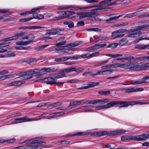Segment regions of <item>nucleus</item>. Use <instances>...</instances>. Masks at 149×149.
Wrapping results in <instances>:
<instances>
[{
    "label": "nucleus",
    "instance_id": "nucleus-1",
    "mask_svg": "<svg viewBox=\"0 0 149 149\" xmlns=\"http://www.w3.org/2000/svg\"><path fill=\"white\" fill-rule=\"evenodd\" d=\"M108 9V8H97L94 9L92 10L90 12H78L77 13V17H78L79 19L88 17L89 19L92 20L101 21V19L96 16L99 15V13L97 12V11L100 10H101L103 11H105Z\"/></svg>",
    "mask_w": 149,
    "mask_h": 149
},
{
    "label": "nucleus",
    "instance_id": "nucleus-2",
    "mask_svg": "<svg viewBox=\"0 0 149 149\" xmlns=\"http://www.w3.org/2000/svg\"><path fill=\"white\" fill-rule=\"evenodd\" d=\"M45 138L43 137H38L33 139H31L29 140L24 142V143H26L28 144L27 146L25 147L26 149H41L43 147L49 148L52 146L51 144H50L49 146H47L45 144H43L41 146H33V145L36 144H41L42 143H46V142L44 141H38H38L43 140Z\"/></svg>",
    "mask_w": 149,
    "mask_h": 149
},
{
    "label": "nucleus",
    "instance_id": "nucleus-3",
    "mask_svg": "<svg viewBox=\"0 0 149 149\" xmlns=\"http://www.w3.org/2000/svg\"><path fill=\"white\" fill-rule=\"evenodd\" d=\"M41 69H35L26 72H23L17 73V75H19L20 78L22 79H26L32 77L34 74L37 77L43 76L44 74H42Z\"/></svg>",
    "mask_w": 149,
    "mask_h": 149
},
{
    "label": "nucleus",
    "instance_id": "nucleus-4",
    "mask_svg": "<svg viewBox=\"0 0 149 149\" xmlns=\"http://www.w3.org/2000/svg\"><path fill=\"white\" fill-rule=\"evenodd\" d=\"M41 119L40 118H29L27 117H24L22 118H15L11 122L12 124H15L19 123H24L34 120H39Z\"/></svg>",
    "mask_w": 149,
    "mask_h": 149
},
{
    "label": "nucleus",
    "instance_id": "nucleus-5",
    "mask_svg": "<svg viewBox=\"0 0 149 149\" xmlns=\"http://www.w3.org/2000/svg\"><path fill=\"white\" fill-rule=\"evenodd\" d=\"M64 30L63 28H52L51 29L47 30L45 33L46 35L50 36L51 35H55L56 34L61 36L63 34V33H60V31H63Z\"/></svg>",
    "mask_w": 149,
    "mask_h": 149
},
{
    "label": "nucleus",
    "instance_id": "nucleus-6",
    "mask_svg": "<svg viewBox=\"0 0 149 149\" xmlns=\"http://www.w3.org/2000/svg\"><path fill=\"white\" fill-rule=\"evenodd\" d=\"M129 69L132 71H138L141 70V65L137 62L128 63Z\"/></svg>",
    "mask_w": 149,
    "mask_h": 149
},
{
    "label": "nucleus",
    "instance_id": "nucleus-7",
    "mask_svg": "<svg viewBox=\"0 0 149 149\" xmlns=\"http://www.w3.org/2000/svg\"><path fill=\"white\" fill-rule=\"evenodd\" d=\"M139 23H141L142 24L141 25L135 26L134 29L132 30V31L142 30L145 29L146 28H149V21L148 22V23H145L144 22L142 21H140Z\"/></svg>",
    "mask_w": 149,
    "mask_h": 149
},
{
    "label": "nucleus",
    "instance_id": "nucleus-8",
    "mask_svg": "<svg viewBox=\"0 0 149 149\" xmlns=\"http://www.w3.org/2000/svg\"><path fill=\"white\" fill-rule=\"evenodd\" d=\"M93 6H87L84 7H80L76 5L68 6V9L70 8L71 10H81L82 9H88L91 8Z\"/></svg>",
    "mask_w": 149,
    "mask_h": 149
},
{
    "label": "nucleus",
    "instance_id": "nucleus-9",
    "mask_svg": "<svg viewBox=\"0 0 149 149\" xmlns=\"http://www.w3.org/2000/svg\"><path fill=\"white\" fill-rule=\"evenodd\" d=\"M99 84L98 82H89L86 84L85 86H82L78 88V89H84L90 88H92L98 85Z\"/></svg>",
    "mask_w": 149,
    "mask_h": 149
},
{
    "label": "nucleus",
    "instance_id": "nucleus-10",
    "mask_svg": "<svg viewBox=\"0 0 149 149\" xmlns=\"http://www.w3.org/2000/svg\"><path fill=\"white\" fill-rule=\"evenodd\" d=\"M66 46H60L58 48H56L55 49L56 50H60L61 53L64 54L65 53H69L74 50L73 49H67L65 48Z\"/></svg>",
    "mask_w": 149,
    "mask_h": 149
},
{
    "label": "nucleus",
    "instance_id": "nucleus-11",
    "mask_svg": "<svg viewBox=\"0 0 149 149\" xmlns=\"http://www.w3.org/2000/svg\"><path fill=\"white\" fill-rule=\"evenodd\" d=\"M122 141H124L127 140H136L137 141V135L135 136H124L121 137Z\"/></svg>",
    "mask_w": 149,
    "mask_h": 149
},
{
    "label": "nucleus",
    "instance_id": "nucleus-12",
    "mask_svg": "<svg viewBox=\"0 0 149 149\" xmlns=\"http://www.w3.org/2000/svg\"><path fill=\"white\" fill-rule=\"evenodd\" d=\"M149 132L141 135H137V141H146L147 140L149 137Z\"/></svg>",
    "mask_w": 149,
    "mask_h": 149
},
{
    "label": "nucleus",
    "instance_id": "nucleus-13",
    "mask_svg": "<svg viewBox=\"0 0 149 149\" xmlns=\"http://www.w3.org/2000/svg\"><path fill=\"white\" fill-rule=\"evenodd\" d=\"M135 27H134L133 29H131L130 31L132 33H130L127 35V36L128 37L132 38H136L140 36L142 34V32L140 31L135 32H134L136 31H132V30L134 29Z\"/></svg>",
    "mask_w": 149,
    "mask_h": 149
},
{
    "label": "nucleus",
    "instance_id": "nucleus-14",
    "mask_svg": "<svg viewBox=\"0 0 149 149\" xmlns=\"http://www.w3.org/2000/svg\"><path fill=\"white\" fill-rule=\"evenodd\" d=\"M33 42V41L29 40L26 41L22 40L18 41L16 42L15 43L17 45L26 46Z\"/></svg>",
    "mask_w": 149,
    "mask_h": 149
},
{
    "label": "nucleus",
    "instance_id": "nucleus-15",
    "mask_svg": "<svg viewBox=\"0 0 149 149\" xmlns=\"http://www.w3.org/2000/svg\"><path fill=\"white\" fill-rule=\"evenodd\" d=\"M24 83V81H17L7 84L6 86L8 87H10L14 86H19Z\"/></svg>",
    "mask_w": 149,
    "mask_h": 149
},
{
    "label": "nucleus",
    "instance_id": "nucleus-16",
    "mask_svg": "<svg viewBox=\"0 0 149 149\" xmlns=\"http://www.w3.org/2000/svg\"><path fill=\"white\" fill-rule=\"evenodd\" d=\"M43 27L40 26H24L19 27V29H43Z\"/></svg>",
    "mask_w": 149,
    "mask_h": 149
},
{
    "label": "nucleus",
    "instance_id": "nucleus-17",
    "mask_svg": "<svg viewBox=\"0 0 149 149\" xmlns=\"http://www.w3.org/2000/svg\"><path fill=\"white\" fill-rule=\"evenodd\" d=\"M44 81L46 82V84H49L51 85L53 84L54 80H55L54 79V77H47L44 79Z\"/></svg>",
    "mask_w": 149,
    "mask_h": 149
},
{
    "label": "nucleus",
    "instance_id": "nucleus-18",
    "mask_svg": "<svg viewBox=\"0 0 149 149\" xmlns=\"http://www.w3.org/2000/svg\"><path fill=\"white\" fill-rule=\"evenodd\" d=\"M65 73L64 70H63L58 74H55L54 76V79L56 80L58 79L65 77Z\"/></svg>",
    "mask_w": 149,
    "mask_h": 149
},
{
    "label": "nucleus",
    "instance_id": "nucleus-19",
    "mask_svg": "<svg viewBox=\"0 0 149 149\" xmlns=\"http://www.w3.org/2000/svg\"><path fill=\"white\" fill-rule=\"evenodd\" d=\"M25 34V32H20L16 33L14 36H11L12 40H16L19 37L22 36Z\"/></svg>",
    "mask_w": 149,
    "mask_h": 149
},
{
    "label": "nucleus",
    "instance_id": "nucleus-20",
    "mask_svg": "<svg viewBox=\"0 0 149 149\" xmlns=\"http://www.w3.org/2000/svg\"><path fill=\"white\" fill-rule=\"evenodd\" d=\"M96 134L97 135L99 136L106 135L109 136V132L106 131H100L96 132Z\"/></svg>",
    "mask_w": 149,
    "mask_h": 149
},
{
    "label": "nucleus",
    "instance_id": "nucleus-21",
    "mask_svg": "<svg viewBox=\"0 0 149 149\" xmlns=\"http://www.w3.org/2000/svg\"><path fill=\"white\" fill-rule=\"evenodd\" d=\"M82 43L81 41H76L73 42L70 44H68L67 45V47H74L77 46L81 44Z\"/></svg>",
    "mask_w": 149,
    "mask_h": 149
},
{
    "label": "nucleus",
    "instance_id": "nucleus-22",
    "mask_svg": "<svg viewBox=\"0 0 149 149\" xmlns=\"http://www.w3.org/2000/svg\"><path fill=\"white\" fill-rule=\"evenodd\" d=\"M64 24L68 25L69 28H71L74 27V23L71 21L68 20L64 21L63 22Z\"/></svg>",
    "mask_w": 149,
    "mask_h": 149
},
{
    "label": "nucleus",
    "instance_id": "nucleus-23",
    "mask_svg": "<svg viewBox=\"0 0 149 149\" xmlns=\"http://www.w3.org/2000/svg\"><path fill=\"white\" fill-rule=\"evenodd\" d=\"M128 63H118V68L129 69Z\"/></svg>",
    "mask_w": 149,
    "mask_h": 149
},
{
    "label": "nucleus",
    "instance_id": "nucleus-24",
    "mask_svg": "<svg viewBox=\"0 0 149 149\" xmlns=\"http://www.w3.org/2000/svg\"><path fill=\"white\" fill-rule=\"evenodd\" d=\"M41 71L45 72H51L54 71V68H51L45 67L41 69Z\"/></svg>",
    "mask_w": 149,
    "mask_h": 149
},
{
    "label": "nucleus",
    "instance_id": "nucleus-25",
    "mask_svg": "<svg viewBox=\"0 0 149 149\" xmlns=\"http://www.w3.org/2000/svg\"><path fill=\"white\" fill-rule=\"evenodd\" d=\"M55 143L58 145H63L65 144H68L71 143V142L69 141H60L55 142Z\"/></svg>",
    "mask_w": 149,
    "mask_h": 149
},
{
    "label": "nucleus",
    "instance_id": "nucleus-26",
    "mask_svg": "<svg viewBox=\"0 0 149 149\" xmlns=\"http://www.w3.org/2000/svg\"><path fill=\"white\" fill-rule=\"evenodd\" d=\"M134 48L136 49H144L146 48V45L144 44H137L135 45Z\"/></svg>",
    "mask_w": 149,
    "mask_h": 149
},
{
    "label": "nucleus",
    "instance_id": "nucleus-27",
    "mask_svg": "<svg viewBox=\"0 0 149 149\" xmlns=\"http://www.w3.org/2000/svg\"><path fill=\"white\" fill-rule=\"evenodd\" d=\"M119 104V101H116L111 102L108 103L109 108L113 107L115 105Z\"/></svg>",
    "mask_w": 149,
    "mask_h": 149
},
{
    "label": "nucleus",
    "instance_id": "nucleus-28",
    "mask_svg": "<svg viewBox=\"0 0 149 149\" xmlns=\"http://www.w3.org/2000/svg\"><path fill=\"white\" fill-rule=\"evenodd\" d=\"M125 93H130L135 92V88H129L124 90Z\"/></svg>",
    "mask_w": 149,
    "mask_h": 149
},
{
    "label": "nucleus",
    "instance_id": "nucleus-29",
    "mask_svg": "<svg viewBox=\"0 0 149 149\" xmlns=\"http://www.w3.org/2000/svg\"><path fill=\"white\" fill-rule=\"evenodd\" d=\"M65 73H68L74 71V67H70L67 69H66L64 70Z\"/></svg>",
    "mask_w": 149,
    "mask_h": 149
},
{
    "label": "nucleus",
    "instance_id": "nucleus-30",
    "mask_svg": "<svg viewBox=\"0 0 149 149\" xmlns=\"http://www.w3.org/2000/svg\"><path fill=\"white\" fill-rule=\"evenodd\" d=\"M15 56V54L13 53H7L5 55H0V58H6L10 57H13Z\"/></svg>",
    "mask_w": 149,
    "mask_h": 149
},
{
    "label": "nucleus",
    "instance_id": "nucleus-31",
    "mask_svg": "<svg viewBox=\"0 0 149 149\" xmlns=\"http://www.w3.org/2000/svg\"><path fill=\"white\" fill-rule=\"evenodd\" d=\"M125 31L126 30L125 29H120L112 32V36L115 35L116 33H123L125 32Z\"/></svg>",
    "mask_w": 149,
    "mask_h": 149
},
{
    "label": "nucleus",
    "instance_id": "nucleus-32",
    "mask_svg": "<svg viewBox=\"0 0 149 149\" xmlns=\"http://www.w3.org/2000/svg\"><path fill=\"white\" fill-rule=\"evenodd\" d=\"M95 49H97L100 48H102L103 47H105L107 46L106 44H96L95 45Z\"/></svg>",
    "mask_w": 149,
    "mask_h": 149
},
{
    "label": "nucleus",
    "instance_id": "nucleus-33",
    "mask_svg": "<svg viewBox=\"0 0 149 149\" xmlns=\"http://www.w3.org/2000/svg\"><path fill=\"white\" fill-rule=\"evenodd\" d=\"M118 45V44L117 43H113L108 46L107 48H110L112 49H113L116 48Z\"/></svg>",
    "mask_w": 149,
    "mask_h": 149
},
{
    "label": "nucleus",
    "instance_id": "nucleus-34",
    "mask_svg": "<svg viewBox=\"0 0 149 149\" xmlns=\"http://www.w3.org/2000/svg\"><path fill=\"white\" fill-rule=\"evenodd\" d=\"M149 68V62L145 63L144 65H141V70L146 69Z\"/></svg>",
    "mask_w": 149,
    "mask_h": 149
},
{
    "label": "nucleus",
    "instance_id": "nucleus-35",
    "mask_svg": "<svg viewBox=\"0 0 149 149\" xmlns=\"http://www.w3.org/2000/svg\"><path fill=\"white\" fill-rule=\"evenodd\" d=\"M79 103H80V102L79 101L71 102L70 103L69 106L68 107H69L71 106H74L80 105Z\"/></svg>",
    "mask_w": 149,
    "mask_h": 149
},
{
    "label": "nucleus",
    "instance_id": "nucleus-36",
    "mask_svg": "<svg viewBox=\"0 0 149 149\" xmlns=\"http://www.w3.org/2000/svg\"><path fill=\"white\" fill-rule=\"evenodd\" d=\"M128 102L121 101H119V104H123V107H127L129 105Z\"/></svg>",
    "mask_w": 149,
    "mask_h": 149
},
{
    "label": "nucleus",
    "instance_id": "nucleus-37",
    "mask_svg": "<svg viewBox=\"0 0 149 149\" xmlns=\"http://www.w3.org/2000/svg\"><path fill=\"white\" fill-rule=\"evenodd\" d=\"M83 75L85 76H94V73H93L91 72H88L84 73Z\"/></svg>",
    "mask_w": 149,
    "mask_h": 149
},
{
    "label": "nucleus",
    "instance_id": "nucleus-38",
    "mask_svg": "<svg viewBox=\"0 0 149 149\" xmlns=\"http://www.w3.org/2000/svg\"><path fill=\"white\" fill-rule=\"evenodd\" d=\"M98 93L101 95H107L110 93V91L109 90L107 91H101L98 92Z\"/></svg>",
    "mask_w": 149,
    "mask_h": 149
},
{
    "label": "nucleus",
    "instance_id": "nucleus-39",
    "mask_svg": "<svg viewBox=\"0 0 149 149\" xmlns=\"http://www.w3.org/2000/svg\"><path fill=\"white\" fill-rule=\"evenodd\" d=\"M75 14V13L71 11H66L65 15H66V16L69 17L70 16H72Z\"/></svg>",
    "mask_w": 149,
    "mask_h": 149
},
{
    "label": "nucleus",
    "instance_id": "nucleus-40",
    "mask_svg": "<svg viewBox=\"0 0 149 149\" xmlns=\"http://www.w3.org/2000/svg\"><path fill=\"white\" fill-rule=\"evenodd\" d=\"M128 104L129 105H134L136 104H141L142 102H140L139 101H134L132 102H128Z\"/></svg>",
    "mask_w": 149,
    "mask_h": 149
},
{
    "label": "nucleus",
    "instance_id": "nucleus-41",
    "mask_svg": "<svg viewBox=\"0 0 149 149\" xmlns=\"http://www.w3.org/2000/svg\"><path fill=\"white\" fill-rule=\"evenodd\" d=\"M33 19H40L43 18L44 16L42 15L38 14L36 15H33Z\"/></svg>",
    "mask_w": 149,
    "mask_h": 149
},
{
    "label": "nucleus",
    "instance_id": "nucleus-42",
    "mask_svg": "<svg viewBox=\"0 0 149 149\" xmlns=\"http://www.w3.org/2000/svg\"><path fill=\"white\" fill-rule=\"evenodd\" d=\"M124 60L128 61H130L132 60L134 58V56H128L124 57Z\"/></svg>",
    "mask_w": 149,
    "mask_h": 149
},
{
    "label": "nucleus",
    "instance_id": "nucleus-43",
    "mask_svg": "<svg viewBox=\"0 0 149 149\" xmlns=\"http://www.w3.org/2000/svg\"><path fill=\"white\" fill-rule=\"evenodd\" d=\"M33 19V17H28L20 19L19 20V21L22 22H25L29 21Z\"/></svg>",
    "mask_w": 149,
    "mask_h": 149
},
{
    "label": "nucleus",
    "instance_id": "nucleus-44",
    "mask_svg": "<svg viewBox=\"0 0 149 149\" xmlns=\"http://www.w3.org/2000/svg\"><path fill=\"white\" fill-rule=\"evenodd\" d=\"M63 103L61 102H58L56 103H55L49 105V106L53 107H56L57 106L60 105L62 104Z\"/></svg>",
    "mask_w": 149,
    "mask_h": 149
},
{
    "label": "nucleus",
    "instance_id": "nucleus-45",
    "mask_svg": "<svg viewBox=\"0 0 149 149\" xmlns=\"http://www.w3.org/2000/svg\"><path fill=\"white\" fill-rule=\"evenodd\" d=\"M42 7H41V8H33L32 9V10H34L33 11V12L32 13H33V15H37V14L38 13L40 12V10H38L42 8Z\"/></svg>",
    "mask_w": 149,
    "mask_h": 149
},
{
    "label": "nucleus",
    "instance_id": "nucleus-46",
    "mask_svg": "<svg viewBox=\"0 0 149 149\" xmlns=\"http://www.w3.org/2000/svg\"><path fill=\"white\" fill-rule=\"evenodd\" d=\"M64 114H65L63 112H57L55 113H54L52 114V115L51 116H61L63 115Z\"/></svg>",
    "mask_w": 149,
    "mask_h": 149
},
{
    "label": "nucleus",
    "instance_id": "nucleus-47",
    "mask_svg": "<svg viewBox=\"0 0 149 149\" xmlns=\"http://www.w3.org/2000/svg\"><path fill=\"white\" fill-rule=\"evenodd\" d=\"M109 101V100L108 99H99L97 100V102L98 104L103 103L106 102H108Z\"/></svg>",
    "mask_w": 149,
    "mask_h": 149
},
{
    "label": "nucleus",
    "instance_id": "nucleus-48",
    "mask_svg": "<svg viewBox=\"0 0 149 149\" xmlns=\"http://www.w3.org/2000/svg\"><path fill=\"white\" fill-rule=\"evenodd\" d=\"M79 81V80L78 79H71L68 81H67V83H78Z\"/></svg>",
    "mask_w": 149,
    "mask_h": 149
},
{
    "label": "nucleus",
    "instance_id": "nucleus-49",
    "mask_svg": "<svg viewBox=\"0 0 149 149\" xmlns=\"http://www.w3.org/2000/svg\"><path fill=\"white\" fill-rule=\"evenodd\" d=\"M34 10H31V11H26L23 13H20V15H21L25 16V15H28L29 14H32L33 12V11Z\"/></svg>",
    "mask_w": 149,
    "mask_h": 149
},
{
    "label": "nucleus",
    "instance_id": "nucleus-50",
    "mask_svg": "<svg viewBox=\"0 0 149 149\" xmlns=\"http://www.w3.org/2000/svg\"><path fill=\"white\" fill-rule=\"evenodd\" d=\"M117 130L112 131L110 132H109V136H112L118 135Z\"/></svg>",
    "mask_w": 149,
    "mask_h": 149
},
{
    "label": "nucleus",
    "instance_id": "nucleus-51",
    "mask_svg": "<svg viewBox=\"0 0 149 149\" xmlns=\"http://www.w3.org/2000/svg\"><path fill=\"white\" fill-rule=\"evenodd\" d=\"M49 46V45H42L38 46L36 48L38 50H41L43 49H44L47 47Z\"/></svg>",
    "mask_w": 149,
    "mask_h": 149
},
{
    "label": "nucleus",
    "instance_id": "nucleus-52",
    "mask_svg": "<svg viewBox=\"0 0 149 149\" xmlns=\"http://www.w3.org/2000/svg\"><path fill=\"white\" fill-rule=\"evenodd\" d=\"M125 0H118L115 1L112 3V4L111 5H114L115 4H121L122 2H123Z\"/></svg>",
    "mask_w": 149,
    "mask_h": 149
},
{
    "label": "nucleus",
    "instance_id": "nucleus-53",
    "mask_svg": "<svg viewBox=\"0 0 149 149\" xmlns=\"http://www.w3.org/2000/svg\"><path fill=\"white\" fill-rule=\"evenodd\" d=\"M105 4H104V1H102L100 2L99 5L93 6H93L92 8L94 7H104L105 6Z\"/></svg>",
    "mask_w": 149,
    "mask_h": 149
},
{
    "label": "nucleus",
    "instance_id": "nucleus-54",
    "mask_svg": "<svg viewBox=\"0 0 149 149\" xmlns=\"http://www.w3.org/2000/svg\"><path fill=\"white\" fill-rule=\"evenodd\" d=\"M16 74H7L5 75V77L6 79H11L15 77V76H17L16 75Z\"/></svg>",
    "mask_w": 149,
    "mask_h": 149
},
{
    "label": "nucleus",
    "instance_id": "nucleus-55",
    "mask_svg": "<svg viewBox=\"0 0 149 149\" xmlns=\"http://www.w3.org/2000/svg\"><path fill=\"white\" fill-rule=\"evenodd\" d=\"M113 0H105L103 1L105 4H107V6H113V5H111V4H112V3L111 2V1Z\"/></svg>",
    "mask_w": 149,
    "mask_h": 149
},
{
    "label": "nucleus",
    "instance_id": "nucleus-56",
    "mask_svg": "<svg viewBox=\"0 0 149 149\" xmlns=\"http://www.w3.org/2000/svg\"><path fill=\"white\" fill-rule=\"evenodd\" d=\"M110 69L117 68H118V63L109 64Z\"/></svg>",
    "mask_w": 149,
    "mask_h": 149
},
{
    "label": "nucleus",
    "instance_id": "nucleus-57",
    "mask_svg": "<svg viewBox=\"0 0 149 149\" xmlns=\"http://www.w3.org/2000/svg\"><path fill=\"white\" fill-rule=\"evenodd\" d=\"M68 18V17L65 16H62L59 17H54V19H57V20L63 19Z\"/></svg>",
    "mask_w": 149,
    "mask_h": 149
},
{
    "label": "nucleus",
    "instance_id": "nucleus-58",
    "mask_svg": "<svg viewBox=\"0 0 149 149\" xmlns=\"http://www.w3.org/2000/svg\"><path fill=\"white\" fill-rule=\"evenodd\" d=\"M10 9H2V13H8L7 14L8 15H10L11 14V13L9 12Z\"/></svg>",
    "mask_w": 149,
    "mask_h": 149
},
{
    "label": "nucleus",
    "instance_id": "nucleus-59",
    "mask_svg": "<svg viewBox=\"0 0 149 149\" xmlns=\"http://www.w3.org/2000/svg\"><path fill=\"white\" fill-rule=\"evenodd\" d=\"M134 59L136 60H139L140 61H145V56L136 58Z\"/></svg>",
    "mask_w": 149,
    "mask_h": 149
},
{
    "label": "nucleus",
    "instance_id": "nucleus-60",
    "mask_svg": "<svg viewBox=\"0 0 149 149\" xmlns=\"http://www.w3.org/2000/svg\"><path fill=\"white\" fill-rule=\"evenodd\" d=\"M10 43L9 42H5L3 43H0V47H4L9 46Z\"/></svg>",
    "mask_w": 149,
    "mask_h": 149
},
{
    "label": "nucleus",
    "instance_id": "nucleus-61",
    "mask_svg": "<svg viewBox=\"0 0 149 149\" xmlns=\"http://www.w3.org/2000/svg\"><path fill=\"white\" fill-rule=\"evenodd\" d=\"M80 55V58H89V53H87L86 54H82Z\"/></svg>",
    "mask_w": 149,
    "mask_h": 149
},
{
    "label": "nucleus",
    "instance_id": "nucleus-62",
    "mask_svg": "<svg viewBox=\"0 0 149 149\" xmlns=\"http://www.w3.org/2000/svg\"><path fill=\"white\" fill-rule=\"evenodd\" d=\"M126 43L125 40L123 39L120 40L118 43V45L123 46Z\"/></svg>",
    "mask_w": 149,
    "mask_h": 149
},
{
    "label": "nucleus",
    "instance_id": "nucleus-63",
    "mask_svg": "<svg viewBox=\"0 0 149 149\" xmlns=\"http://www.w3.org/2000/svg\"><path fill=\"white\" fill-rule=\"evenodd\" d=\"M69 58L71 59L77 60L78 59L80 58V55H76L75 56H72Z\"/></svg>",
    "mask_w": 149,
    "mask_h": 149
},
{
    "label": "nucleus",
    "instance_id": "nucleus-64",
    "mask_svg": "<svg viewBox=\"0 0 149 149\" xmlns=\"http://www.w3.org/2000/svg\"><path fill=\"white\" fill-rule=\"evenodd\" d=\"M68 6L66 5L58 7L57 9L58 10H63L65 9H68Z\"/></svg>",
    "mask_w": 149,
    "mask_h": 149
}]
</instances>
